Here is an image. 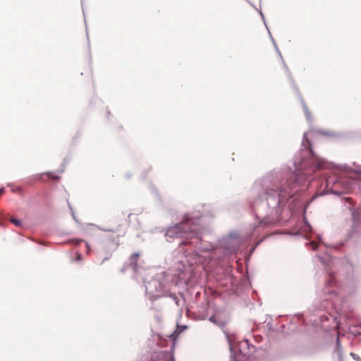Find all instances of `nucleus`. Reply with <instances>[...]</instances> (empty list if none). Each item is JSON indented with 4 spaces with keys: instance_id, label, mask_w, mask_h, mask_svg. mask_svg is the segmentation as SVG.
Returning a JSON list of instances; mask_svg holds the SVG:
<instances>
[{
    "instance_id": "18",
    "label": "nucleus",
    "mask_w": 361,
    "mask_h": 361,
    "mask_svg": "<svg viewBox=\"0 0 361 361\" xmlns=\"http://www.w3.org/2000/svg\"><path fill=\"white\" fill-rule=\"evenodd\" d=\"M317 257L319 259V260L321 261V262H322L323 264H324V265L328 264V263H329V259H325L324 257H321V256H319V255H317Z\"/></svg>"
},
{
    "instance_id": "27",
    "label": "nucleus",
    "mask_w": 361,
    "mask_h": 361,
    "mask_svg": "<svg viewBox=\"0 0 361 361\" xmlns=\"http://www.w3.org/2000/svg\"><path fill=\"white\" fill-rule=\"evenodd\" d=\"M352 216H353V219H355V211L352 212Z\"/></svg>"
},
{
    "instance_id": "17",
    "label": "nucleus",
    "mask_w": 361,
    "mask_h": 361,
    "mask_svg": "<svg viewBox=\"0 0 361 361\" xmlns=\"http://www.w3.org/2000/svg\"><path fill=\"white\" fill-rule=\"evenodd\" d=\"M47 175L51 178H53V179H59V176L58 175H56L53 172H47Z\"/></svg>"
},
{
    "instance_id": "23",
    "label": "nucleus",
    "mask_w": 361,
    "mask_h": 361,
    "mask_svg": "<svg viewBox=\"0 0 361 361\" xmlns=\"http://www.w3.org/2000/svg\"><path fill=\"white\" fill-rule=\"evenodd\" d=\"M82 240L81 239H77V240H73V242H74L76 245H78L79 243H80Z\"/></svg>"
},
{
    "instance_id": "1",
    "label": "nucleus",
    "mask_w": 361,
    "mask_h": 361,
    "mask_svg": "<svg viewBox=\"0 0 361 361\" xmlns=\"http://www.w3.org/2000/svg\"><path fill=\"white\" fill-rule=\"evenodd\" d=\"M307 135V133L303 135L300 155L294 160L293 170L288 167L273 170L254 184L250 206L256 212L267 210V216L262 219L261 225L274 224L286 207L293 210L295 196L304 190L307 178L317 169L329 167V164L317 156L310 147Z\"/></svg>"
},
{
    "instance_id": "8",
    "label": "nucleus",
    "mask_w": 361,
    "mask_h": 361,
    "mask_svg": "<svg viewBox=\"0 0 361 361\" xmlns=\"http://www.w3.org/2000/svg\"><path fill=\"white\" fill-rule=\"evenodd\" d=\"M335 283H336V281H335L334 279L331 277L330 280L328 281V283L326 284V286L328 287L326 288L327 290H326L325 291L326 293H328L331 295H336V290L334 289H332V290L329 289V288L333 287L334 286Z\"/></svg>"
},
{
    "instance_id": "30",
    "label": "nucleus",
    "mask_w": 361,
    "mask_h": 361,
    "mask_svg": "<svg viewBox=\"0 0 361 361\" xmlns=\"http://www.w3.org/2000/svg\"><path fill=\"white\" fill-rule=\"evenodd\" d=\"M73 217L74 218V219L77 221V219H75V214L73 213Z\"/></svg>"
},
{
    "instance_id": "2",
    "label": "nucleus",
    "mask_w": 361,
    "mask_h": 361,
    "mask_svg": "<svg viewBox=\"0 0 361 361\" xmlns=\"http://www.w3.org/2000/svg\"><path fill=\"white\" fill-rule=\"evenodd\" d=\"M200 216L192 213L185 214L182 222L170 226L166 233L167 240L173 238H185L180 245H194L197 250L190 257L195 264H209L212 261L220 260L226 257L236 254L243 242V238L233 231L223 238L216 247L205 244L202 233L196 228Z\"/></svg>"
},
{
    "instance_id": "24",
    "label": "nucleus",
    "mask_w": 361,
    "mask_h": 361,
    "mask_svg": "<svg viewBox=\"0 0 361 361\" xmlns=\"http://www.w3.org/2000/svg\"><path fill=\"white\" fill-rule=\"evenodd\" d=\"M91 226H95V227H97V226H95V225H94V224H91ZM98 228H99V227H98ZM99 229H100V230H102V231H111V229H106V228H99Z\"/></svg>"
},
{
    "instance_id": "15",
    "label": "nucleus",
    "mask_w": 361,
    "mask_h": 361,
    "mask_svg": "<svg viewBox=\"0 0 361 361\" xmlns=\"http://www.w3.org/2000/svg\"><path fill=\"white\" fill-rule=\"evenodd\" d=\"M11 221L16 226H21L22 225V223H21V221L18 219H11Z\"/></svg>"
},
{
    "instance_id": "13",
    "label": "nucleus",
    "mask_w": 361,
    "mask_h": 361,
    "mask_svg": "<svg viewBox=\"0 0 361 361\" xmlns=\"http://www.w3.org/2000/svg\"><path fill=\"white\" fill-rule=\"evenodd\" d=\"M302 105H303V109H304V111H305V116H306L307 120L308 121H311L312 118H311V115H310V111L308 110L307 106L305 105V104L304 102L302 103Z\"/></svg>"
},
{
    "instance_id": "16",
    "label": "nucleus",
    "mask_w": 361,
    "mask_h": 361,
    "mask_svg": "<svg viewBox=\"0 0 361 361\" xmlns=\"http://www.w3.org/2000/svg\"><path fill=\"white\" fill-rule=\"evenodd\" d=\"M187 328L186 326H178L174 334H180L182 331H183Z\"/></svg>"
},
{
    "instance_id": "12",
    "label": "nucleus",
    "mask_w": 361,
    "mask_h": 361,
    "mask_svg": "<svg viewBox=\"0 0 361 361\" xmlns=\"http://www.w3.org/2000/svg\"><path fill=\"white\" fill-rule=\"evenodd\" d=\"M302 229L304 232H310L312 231V226L305 219L304 224L302 227Z\"/></svg>"
},
{
    "instance_id": "11",
    "label": "nucleus",
    "mask_w": 361,
    "mask_h": 361,
    "mask_svg": "<svg viewBox=\"0 0 361 361\" xmlns=\"http://www.w3.org/2000/svg\"><path fill=\"white\" fill-rule=\"evenodd\" d=\"M259 13H260V16H262V19H263V20H264V23L265 25H267V24H266V23H265L264 16L263 13H262V12H260ZM266 27H267V26H266ZM267 28H268V27H267ZM267 30H269V29H267ZM268 31H269V30H268ZM269 35H270V37H271V41L273 42V43H274V47H275V48H276V51H278L279 54V55H280V56L281 57V54L280 51H279V49H278V47H277L276 44H275L274 39V38L271 37V35L270 32H269Z\"/></svg>"
},
{
    "instance_id": "4",
    "label": "nucleus",
    "mask_w": 361,
    "mask_h": 361,
    "mask_svg": "<svg viewBox=\"0 0 361 361\" xmlns=\"http://www.w3.org/2000/svg\"><path fill=\"white\" fill-rule=\"evenodd\" d=\"M226 336L229 345V349L231 351V357L234 360L235 357V351L238 350L240 354L243 355L245 357L247 356L248 352L245 350V348H248L249 343L247 340H243L238 343H235L233 339L229 335L226 333Z\"/></svg>"
},
{
    "instance_id": "31",
    "label": "nucleus",
    "mask_w": 361,
    "mask_h": 361,
    "mask_svg": "<svg viewBox=\"0 0 361 361\" xmlns=\"http://www.w3.org/2000/svg\"><path fill=\"white\" fill-rule=\"evenodd\" d=\"M330 299H331V298H325L326 300H330Z\"/></svg>"
},
{
    "instance_id": "5",
    "label": "nucleus",
    "mask_w": 361,
    "mask_h": 361,
    "mask_svg": "<svg viewBox=\"0 0 361 361\" xmlns=\"http://www.w3.org/2000/svg\"><path fill=\"white\" fill-rule=\"evenodd\" d=\"M150 361H175L174 357L171 352L160 351L154 353Z\"/></svg>"
},
{
    "instance_id": "6",
    "label": "nucleus",
    "mask_w": 361,
    "mask_h": 361,
    "mask_svg": "<svg viewBox=\"0 0 361 361\" xmlns=\"http://www.w3.org/2000/svg\"><path fill=\"white\" fill-rule=\"evenodd\" d=\"M139 257L140 254L138 252H135L133 254L129 259V266L132 267L135 273H141L142 270V268L138 267L137 264Z\"/></svg>"
},
{
    "instance_id": "22",
    "label": "nucleus",
    "mask_w": 361,
    "mask_h": 361,
    "mask_svg": "<svg viewBox=\"0 0 361 361\" xmlns=\"http://www.w3.org/2000/svg\"><path fill=\"white\" fill-rule=\"evenodd\" d=\"M81 259H82V255L80 253H78L75 260L80 261Z\"/></svg>"
},
{
    "instance_id": "29",
    "label": "nucleus",
    "mask_w": 361,
    "mask_h": 361,
    "mask_svg": "<svg viewBox=\"0 0 361 361\" xmlns=\"http://www.w3.org/2000/svg\"><path fill=\"white\" fill-rule=\"evenodd\" d=\"M330 183H331L330 180H329V179H328V180H326V185H327V186H329V184H330Z\"/></svg>"
},
{
    "instance_id": "14",
    "label": "nucleus",
    "mask_w": 361,
    "mask_h": 361,
    "mask_svg": "<svg viewBox=\"0 0 361 361\" xmlns=\"http://www.w3.org/2000/svg\"><path fill=\"white\" fill-rule=\"evenodd\" d=\"M167 296H170L171 298H173V301L175 302L176 305L177 306H180V300L178 298V297L175 295H173L172 293H168V295Z\"/></svg>"
},
{
    "instance_id": "10",
    "label": "nucleus",
    "mask_w": 361,
    "mask_h": 361,
    "mask_svg": "<svg viewBox=\"0 0 361 361\" xmlns=\"http://www.w3.org/2000/svg\"><path fill=\"white\" fill-rule=\"evenodd\" d=\"M209 320L220 327H223L225 325L224 322L217 319L215 316H211Z\"/></svg>"
},
{
    "instance_id": "28",
    "label": "nucleus",
    "mask_w": 361,
    "mask_h": 361,
    "mask_svg": "<svg viewBox=\"0 0 361 361\" xmlns=\"http://www.w3.org/2000/svg\"><path fill=\"white\" fill-rule=\"evenodd\" d=\"M4 188H0V196H1V194L4 192Z\"/></svg>"
},
{
    "instance_id": "9",
    "label": "nucleus",
    "mask_w": 361,
    "mask_h": 361,
    "mask_svg": "<svg viewBox=\"0 0 361 361\" xmlns=\"http://www.w3.org/2000/svg\"><path fill=\"white\" fill-rule=\"evenodd\" d=\"M188 269H190V267H187L182 261L178 262L176 264V269L179 274H184L187 271Z\"/></svg>"
},
{
    "instance_id": "26",
    "label": "nucleus",
    "mask_w": 361,
    "mask_h": 361,
    "mask_svg": "<svg viewBox=\"0 0 361 361\" xmlns=\"http://www.w3.org/2000/svg\"><path fill=\"white\" fill-rule=\"evenodd\" d=\"M86 247H87V253H89L90 252V245L87 243H86Z\"/></svg>"
},
{
    "instance_id": "7",
    "label": "nucleus",
    "mask_w": 361,
    "mask_h": 361,
    "mask_svg": "<svg viewBox=\"0 0 361 361\" xmlns=\"http://www.w3.org/2000/svg\"><path fill=\"white\" fill-rule=\"evenodd\" d=\"M333 353L334 355H336L339 361H343V348L341 346L339 337H337L336 345L334 350Z\"/></svg>"
},
{
    "instance_id": "25",
    "label": "nucleus",
    "mask_w": 361,
    "mask_h": 361,
    "mask_svg": "<svg viewBox=\"0 0 361 361\" xmlns=\"http://www.w3.org/2000/svg\"><path fill=\"white\" fill-rule=\"evenodd\" d=\"M319 133L324 134V135H332L331 133H329L324 132V131H319Z\"/></svg>"
},
{
    "instance_id": "21",
    "label": "nucleus",
    "mask_w": 361,
    "mask_h": 361,
    "mask_svg": "<svg viewBox=\"0 0 361 361\" xmlns=\"http://www.w3.org/2000/svg\"><path fill=\"white\" fill-rule=\"evenodd\" d=\"M11 190L13 192H20L21 191V188L19 187H12Z\"/></svg>"
},
{
    "instance_id": "20",
    "label": "nucleus",
    "mask_w": 361,
    "mask_h": 361,
    "mask_svg": "<svg viewBox=\"0 0 361 361\" xmlns=\"http://www.w3.org/2000/svg\"><path fill=\"white\" fill-rule=\"evenodd\" d=\"M310 244L311 245L312 250H315L317 248L318 245L314 241H311Z\"/></svg>"
},
{
    "instance_id": "3",
    "label": "nucleus",
    "mask_w": 361,
    "mask_h": 361,
    "mask_svg": "<svg viewBox=\"0 0 361 361\" xmlns=\"http://www.w3.org/2000/svg\"><path fill=\"white\" fill-rule=\"evenodd\" d=\"M169 280L164 272L158 274L152 280L145 283L147 298L153 301L161 296H167L169 290Z\"/></svg>"
},
{
    "instance_id": "19",
    "label": "nucleus",
    "mask_w": 361,
    "mask_h": 361,
    "mask_svg": "<svg viewBox=\"0 0 361 361\" xmlns=\"http://www.w3.org/2000/svg\"><path fill=\"white\" fill-rule=\"evenodd\" d=\"M350 355L353 357V360H355L356 361H360V360H361V358L359 357V355L354 353H350Z\"/></svg>"
}]
</instances>
